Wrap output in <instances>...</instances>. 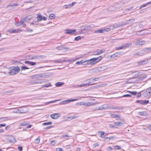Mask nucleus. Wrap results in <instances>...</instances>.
<instances>
[{
    "label": "nucleus",
    "mask_w": 151,
    "mask_h": 151,
    "mask_svg": "<svg viewBox=\"0 0 151 151\" xmlns=\"http://www.w3.org/2000/svg\"><path fill=\"white\" fill-rule=\"evenodd\" d=\"M76 87H84L83 84H81L80 85H77L76 86Z\"/></svg>",
    "instance_id": "59"
},
{
    "label": "nucleus",
    "mask_w": 151,
    "mask_h": 151,
    "mask_svg": "<svg viewBox=\"0 0 151 151\" xmlns=\"http://www.w3.org/2000/svg\"><path fill=\"white\" fill-rule=\"evenodd\" d=\"M148 62V60L146 59L145 60L140 61L137 63L139 65H144Z\"/></svg>",
    "instance_id": "15"
},
{
    "label": "nucleus",
    "mask_w": 151,
    "mask_h": 151,
    "mask_svg": "<svg viewBox=\"0 0 151 151\" xmlns=\"http://www.w3.org/2000/svg\"><path fill=\"white\" fill-rule=\"evenodd\" d=\"M33 31V30L32 29H30L29 28H27L26 29V30H25V32H32Z\"/></svg>",
    "instance_id": "50"
},
{
    "label": "nucleus",
    "mask_w": 151,
    "mask_h": 151,
    "mask_svg": "<svg viewBox=\"0 0 151 151\" xmlns=\"http://www.w3.org/2000/svg\"><path fill=\"white\" fill-rule=\"evenodd\" d=\"M78 117V116L76 115H73L70 116H68L66 117V118L67 120L68 121H70L73 119H76Z\"/></svg>",
    "instance_id": "18"
},
{
    "label": "nucleus",
    "mask_w": 151,
    "mask_h": 151,
    "mask_svg": "<svg viewBox=\"0 0 151 151\" xmlns=\"http://www.w3.org/2000/svg\"><path fill=\"white\" fill-rule=\"evenodd\" d=\"M23 24V27H25L26 25V24H24V22L23 21H21L19 23H17L16 24V25L17 27H19L21 26V25Z\"/></svg>",
    "instance_id": "21"
},
{
    "label": "nucleus",
    "mask_w": 151,
    "mask_h": 151,
    "mask_svg": "<svg viewBox=\"0 0 151 151\" xmlns=\"http://www.w3.org/2000/svg\"><path fill=\"white\" fill-rule=\"evenodd\" d=\"M77 100V99H73V100H67L65 101H63L61 102V104H66L68 103V102H70L73 101H76Z\"/></svg>",
    "instance_id": "20"
},
{
    "label": "nucleus",
    "mask_w": 151,
    "mask_h": 151,
    "mask_svg": "<svg viewBox=\"0 0 151 151\" xmlns=\"http://www.w3.org/2000/svg\"><path fill=\"white\" fill-rule=\"evenodd\" d=\"M93 105V104L90 102L85 103V105L86 106H89Z\"/></svg>",
    "instance_id": "37"
},
{
    "label": "nucleus",
    "mask_w": 151,
    "mask_h": 151,
    "mask_svg": "<svg viewBox=\"0 0 151 151\" xmlns=\"http://www.w3.org/2000/svg\"><path fill=\"white\" fill-rule=\"evenodd\" d=\"M76 3V2H73L71 4H69V6L70 7H72Z\"/></svg>",
    "instance_id": "55"
},
{
    "label": "nucleus",
    "mask_w": 151,
    "mask_h": 151,
    "mask_svg": "<svg viewBox=\"0 0 151 151\" xmlns=\"http://www.w3.org/2000/svg\"><path fill=\"white\" fill-rule=\"evenodd\" d=\"M84 86H88L91 85V84H90L89 83H88L85 84H83Z\"/></svg>",
    "instance_id": "61"
},
{
    "label": "nucleus",
    "mask_w": 151,
    "mask_h": 151,
    "mask_svg": "<svg viewBox=\"0 0 151 151\" xmlns=\"http://www.w3.org/2000/svg\"><path fill=\"white\" fill-rule=\"evenodd\" d=\"M20 71V69L18 66H13L9 68V74L11 75H14L18 73Z\"/></svg>",
    "instance_id": "2"
},
{
    "label": "nucleus",
    "mask_w": 151,
    "mask_h": 151,
    "mask_svg": "<svg viewBox=\"0 0 151 151\" xmlns=\"http://www.w3.org/2000/svg\"><path fill=\"white\" fill-rule=\"evenodd\" d=\"M52 124V123L51 122H46L43 123L42 124V125H50L51 124Z\"/></svg>",
    "instance_id": "48"
},
{
    "label": "nucleus",
    "mask_w": 151,
    "mask_h": 151,
    "mask_svg": "<svg viewBox=\"0 0 151 151\" xmlns=\"http://www.w3.org/2000/svg\"><path fill=\"white\" fill-rule=\"evenodd\" d=\"M28 111L27 109H23L21 108L19 109H17L15 111H13L14 113H25Z\"/></svg>",
    "instance_id": "4"
},
{
    "label": "nucleus",
    "mask_w": 151,
    "mask_h": 151,
    "mask_svg": "<svg viewBox=\"0 0 151 151\" xmlns=\"http://www.w3.org/2000/svg\"><path fill=\"white\" fill-rule=\"evenodd\" d=\"M116 50H120L122 49H124V44L122 45V46H119L116 47Z\"/></svg>",
    "instance_id": "35"
},
{
    "label": "nucleus",
    "mask_w": 151,
    "mask_h": 151,
    "mask_svg": "<svg viewBox=\"0 0 151 151\" xmlns=\"http://www.w3.org/2000/svg\"><path fill=\"white\" fill-rule=\"evenodd\" d=\"M18 150L20 151H22V147L21 146H19L18 147Z\"/></svg>",
    "instance_id": "63"
},
{
    "label": "nucleus",
    "mask_w": 151,
    "mask_h": 151,
    "mask_svg": "<svg viewBox=\"0 0 151 151\" xmlns=\"http://www.w3.org/2000/svg\"><path fill=\"white\" fill-rule=\"evenodd\" d=\"M121 53L120 52H117L111 55L110 57L113 58L115 57H119L121 56Z\"/></svg>",
    "instance_id": "16"
},
{
    "label": "nucleus",
    "mask_w": 151,
    "mask_h": 151,
    "mask_svg": "<svg viewBox=\"0 0 151 151\" xmlns=\"http://www.w3.org/2000/svg\"><path fill=\"white\" fill-rule=\"evenodd\" d=\"M44 82V81L43 80H41L37 81L34 82H33L34 84H39V83H41Z\"/></svg>",
    "instance_id": "42"
},
{
    "label": "nucleus",
    "mask_w": 151,
    "mask_h": 151,
    "mask_svg": "<svg viewBox=\"0 0 151 151\" xmlns=\"http://www.w3.org/2000/svg\"><path fill=\"white\" fill-rule=\"evenodd\" d=\"M63 149L60 148H58L56 149V151H62Z\"/></svg>",
    "instance_id": "62"
},
{
    "label": "nucleus",
    "mask_w": 151,
    "mask_h": 151,
    "mask_svg": "<svg viewBox=\"0 0 151 151\" xmlns=\"http://www.w3.org/2000/svg\"><path fill=\"white\" fill-rule=\"evenodd\" d=\"M64 83L63 82H58L55 84V85L56 87H59L64 85Z\"/></svg>",
    "instance_id": "27"
},
{
    "label": "nucleus",
    "mask_w": 151,
    "mask_h": 151,
    "mask_svg": "<svg viewBox=\"0 0 151 151\" xmlns=\"http://www.w3.org/2000/svg\"><path fill=\"white\" fill-rule=\"evenodd\" d=\"M112 150V148L110 147H107L106 150L108 151H110Z\"/></svg>",
    "instance_id": "58"
},
{
    "label": "nucleus",
    "mask_w": 151,
    "mask_h": 151,
    "mask_svg": "<svg viewBox=\"0 0 151 151\" xmlns=\"http://www.w3.org/2000/svg\"><path fill=\"white\" fill-rule=\"evenodd\" d=\"M104 52V51H103L102 50H98L94 51L92 55H98L102 54Z\"/></svg>",
    "instance_id": "9"
},
{
    "label": "nucleus",
    "mask_w": 151,
    "mask_h": 151,
    "mask_svg": "<svg viewBox=\"0 0 151 151\" xmlns=\"http://www.w3.org/2000/svg\"><path fill=\"white\" fill-rule=\"evenodd\" d=\"M43 75L41 73L39 74H37L33 76H29V77L31 79H39L40 78H43L42 77Z\"/></svg>",
    "instance_id": "6"
},
{
    "label": "nucleus",
    "mask_w": 151,
    "mask_h": 151,
    "mask_svg": "<svg viewBox=\"0 0 151 151\" xmlns=\"http://www.w3.org/2000/svg\"><path fill=\"white\" fill-rule=\"evenodd\" d=\"M122 124V122H115L114 123L115 128H117V127L120 126Z\"/></svg>",
    "instance_id": "22"
},
{
    "label": "nucleus",
    "mask_w": 151,
    "mask_h": 151,
    "mask_svg": "<svg viewBox=\"0 0 151 151\" xmlns=\"http://www.w3.org/2000/svg\"><path fill=\"white\" fill-rule=\"evenodd\" d=\"M51 86V84L50 83H48L42 86V87H48Z\"/></svg>",
    "instance_id": "45"
},
{
    "label": "nucleus",
    "mask_w": 151,
    "mask_h": 151,
    "mask_svg": "<svg viewBox=\"0 0 151 151\" xmlns=\"http://www.w3.org/2000/svg\"><path fill=\"white\" fill-rule=\"evenodd\" d=\"M83 60L78 61L76 63V64L77 65L82 64L83 65Z\"/></svg>",
    "instance_id": "41"
},
{
    "label": "nucleus",
    "mask_w": 151,
    "mask_h": 151,
    "mask_svg": "<svg viewBox=\"0 0 151 151\" xmlns=\"http://www.w3.org/2000/svg\"><path fill=\"white\" fill-rule=\"evenodd\" d=\"M145 29L136 32L135 34L136 36H142L145 35L146 33L144 32Z\"/></svg>",
    "instance_id": "11"
},
{
    "label": "nucleus",
    "mask_w": 151,
    "mask_h": 151,
    "mask_svg": "<svg viewBox=\"0 0 151 151\" xmlns=\"http://www.w3.org/2000/svg\"><path fill=\"white\" fill-rule=\"evenodd\" d=\"M22 31L20 29H11L7 30V32H9L10 33H19Z\"/></svg>",
    "instance_id": "5"
},
{
    "label": "nucleus",
    "mask_w": 151,
    "mask_h": 151,
    "mask_svg": "<svg viewBox=\"0 0 151 151\" xmlns=\"http://www.w3.org/2000/svg\"><path fill=\"white\" fill-rule=\"evenodd\" d=\"M40 141V137H38L37 138L35 139V142L36 144H38Z\"/></svg>",
    "instance_id": "40"
},
{
    "label": "nucleus",
    "mask_w": 151,
    "mask_h": 151,
    "mask_svg": "<svg viewBox=\"0 0 151 151\" xmlns=\"http://www.w3.org/2000/svg\"><path fill=\"white\" fill-rule=\"evenodd\" d=\"M28 123L26 122H24L20 124V126H25Z\"/></svg>",
    "instance_id": "47"
},
{
    "label": "nucleus",
    "mask_w": 151,
    "mask_h": 151,
    "mask_svg": "<svg viewBox=\"0 0 151 151\" xmlns=\"http://www.w3.org/2000/svg\"><path fill=\"white\" fill-rule=\"evenodd\" d=\"M147 77L146 75H145L143 76L139 77L138 78H135V82H139L144 80Z\"/></svg>",
    "instance_id": "8"
},
{
    "label": "nucleus",
    "mask_w": 151,
    "mask_h": 151,
    "mask_svg": "<svg viewBox=\"0 0 151 151\" xmlns=\"http://www.w3.org/2000/svg\"><path fill=\"white\" fill-rule=\"evenodd\" d=\"M105 31V29H100L98 30L95 31V33H103Z\"/></svg>",
    "instance_id": "25"
},
{
    "label": "nucleus",
    "mask_w": 151,
    "mask_h": 151,
    "mask_svg": "<svg viewBox=\"0 0 151 151\" xmlns=\"http://www.w3.org/2000/svg\"><path fill=\"white\" fill-rule=\"evenodd\" d=\"M42 16L40 14H38L37 17V20L38 22L40 21H42Z\"/></svg>",
    "instance_id": "29"
},
{
    "label": "nucleus",
    "mask_w": 151,
    "mask_h": 151,
    "mask_svg": "<svg viewBox=\"0 0 151 151\" xmlns=\"http://www.w3.org/2000/svg\"><path fill=\"white\" fill-rule=\"evenodd\" d=\"M138 114L139 115L142 116H145L146 115V113L145 112L143 111V112H139L138 113Z\"/></svg>",
    "instance_id": "31"
},
{
    "label": "nucleus",
    "mask_w": 151,
    "mask_h": 151,
    "mask_svg": "<svg viewBox=\"0 0 151 151\" xmlns=\"http://www.w3.org/2000/svg\"><path fill=\"white\" fill-rule=\"evenodd\" d=\"M98 133H100V134L99 136L102 138H103V135L105 133L104 132L102 131H98Z\"/></svg>",
    "instance_id": "36"
},
{
    "label": "nucleus",
    "mask_w": 151,
    "mask_h": 151,
    "mask_svg": "<svg viewBox=\"0 0 151 151\" xmlns=\"http://www.w3.org/2000/svg\"><path fill=\"white\" fill-rule=\"evenodd\" d=\"M109 127L110 128H115V125L114 124H109Z\"/></svg>",
    "instance_id": "54"
},
{
    "label": "nucleus",
    "mask_w": 151,
    "mask_h": 151,
    "mask_svg": "<svg viewBox=\"0 0 151 151\" xmlns=\"http://www.w3.org/2000/svg\"><path fill=\"white\" fill-rule=\"evenodd\" d=\"M145 41L141 39L137 40L135 41V44L136 45H142L144 44Z\"/></svg>",
    "instance_id": "7"
},
{
    "label": "nucleus",
    "mask_w": 151,
    "mask_h": 151,
    "mask_svg": "<svg viewBox=\"0 0 151 151\" xmlns=\"http://www.w3.org/2000/svg\"><path fill=\"white\" fill-rule=\"evenodd\" d=\"M107 85V84L106 83H104V84H102L100 85H99V86H99V87H104L105 86H106Z\"/></svg>",
    "instance_id": "53"
},
{
    "label": "nucleus",
    "mask_w": 151,
    "mask_h": 151,
    "mask_svg": "<svg viewBox=\"0 0 151 151\" xmlns=\"http://www.w3.org/2000/svg\"><path fill=\"white\" fill-rule=\"evenodd\" d=\"M149 102V101L148 100H141L140 102V104L143 105V104H148Z\"/></svg>",
    "instance_id": "23"
},
{
    "label": "nucleus",
    "mask_w": 151,
    "mask_h": 151,
    "mask_svg": "<svg viewBox=\"0 0 151 151\" xmlns=\"http://www.w3.org/2000/svg\"><path fill=\"white\" fill-rule=\"evenodd\" d=\"M63 48V45H61L60 46H57L56 47V49L58 50H62Z\"/></svg>",
    "instance_id": "39"
},
{
    "label": "nucleus",
    "mask_w": 151,
    "mask_h": 151,
    "mask_svg": "<svg viewBox=\"0 0 151 151\" xmlns=\"http://www.w3.org/2000/svg\"><path fill=\"white\" fill-rule=\"evenodd\" d=\"M45 58V56L42 55H40L38 56H34L33 58H32V59H39L44 58Z\"/></svg>",
    "instance_id": "17"
},
{
    "label": "nucleus",
    "mask_w": 151,
    "mask_h": 151,
    "mask_svg": "<svg viewBox=\"0 0 151 151\" xmlns=\"http://www.w3.org/2000/svg\"><path fill=\"white\" fill-rule=\"evenodd\" d=\"M36 64V63L34 62H30L29 65H33Z\"/></svg>",
    "instance_id": "56"
},
{
    "label": "nucleus",
    "mask_w": 151,
    "mask_h": 151,
    "mask_svg": "<svg viewBox=\"0 0 151 151\" xmlns=\"http://www.w3.org/2000/svg\"><path fill=\"white\" fill-rule=\"evenodd\" d=\"M9 141L10 143H14L16 142L15 138L13 137H12V139H9Z\"/></svg>",
    "instance_id": "26"
},
{
    "label": "nucleus",
    "mask_w": 151,
    "mask_h": 151,
    "mask_svg": "<svg viewBox=\"0 0 151 151\" xmlns=\"http://www.w3.org/2000/svg\"><path fill=\"white\" fill-rule=\"evenodd\" d=\"M60 115L59 113H55L50 115V117L53 119H56L60 117Z\"/></svg>",
    "instance_id": "12"
},
{
    "label": "nucleus",
    "mask_w": 151,
    "mask_h": 151,
    "mask_svg": "<svg viewBox=\"0 0 151 151\" xmlns=\"http://www.w3.org/2000/svg\"><path fill=\"white\" fill-rule=\"evenodd\" d=\"M110 116L112 118H117L116 120H119L120 118L119 115L115 114H111Z\"/></svg>",
    "instance_id": "19"
},
{
    "label": "nucleus",
    "mask_w": 151,
    "mask_h": 151,
    "mask_svg": "<svg viewBox=\"0 0 151 151\" xmlns=\"http://www.w3.org/2000/svg\"><path fill=\"white\" fill-rule=\"evenodd\" d=\"M151 95V92L148 88L143 93V95L145 97H147Z\"/></svg>",
    "instance_id": "13"
},
{
    "label": "nucleus",
    "mask_w": 151,
    "mask_h": 151,
    "mask_svg": "<svg viewBox=\"0 0 151 151\" xmlns=\"http://www.w3.org/2000/svg\"><path fill=\"white\" fill-rule=\"evenodd\" d=\"M132 8H128V9H125L124 10V13H126L127 11H129V10H130L131 9H132Z\"/></svg>",
    "instance_id": "57"
},
{
    "label": "nucleus",
    "mask_w": 151,
    "mask_h": 151,
    "mask_svg": "<svg viewBox=\"0 0 151 151\" xmlns=\"http://www.w3.org/2000/svg\"><path fill=\"white\" fill-rule=\"evenodd\" d=\"M81 37L80 36H78L75 38V40L76 41H78L81 39Z\"/></svg>",
    "instance_id": "49"
},
{
    "label": "nucleus",
    "mask_w": 151,
    "mask_h": 151,
    "mask_svg": "<svg viewBox=\"0 0 151 151\" xmlns=\"http://www.w3.org/2000/svg\"><path fill=\"white\" fill-rule=\"evenodd\" d=\"M135 82V78H130L128 79V80L126 82L127 83H134Z\"/></svg>",
    "instance_id": "14"
},
{
    "label": "nucleus",
    "mask_w": 151,
    "mask_h": 151,
    "mask_svg": "<svg viewBox=\"0 0 151 151\" xmlns=\"http://www.w3.org/2000/svg\"><path fill=\"white\" fill-rule=\"evenodd\" d=\"M100 69V71H104L107 69V67L105 66H104L101 67H99Z\"/></svg>",
    "instance_id": "33"
},
{
    "label": "nucleus",
    "mask_w": 151,
    "mask_h": 151,
    "mask_svg": "<svg viewBox=\"0 0 151 151\" xmlns=\"http://www.w3.org/2000/svg\"><path fill=\"white\" fill-rule=\"evenodd\" d=\"M144 51H142L138 52V53H137L135 54L134 55H138L139 56H142V54L144 53Z\"/></svg>",
    "instance_id": "32"
},
{
    "label": "nucleus",
    "mask_w": 151,
    "mask_h": 151,
    "mask_svg": "<svg viewBox=\"0 0 151 151\" xmlns=\"http://www.w3.org/2000/svg\"><path fill=\"white\" fill-rule=\"evenodd\" d=\"M124 48H128L130 47H131L132 45V44L131 43H126L125 44H124Z\"/></svg>",
    "instance_id": "28"
},
{
    "label": "nucleus",
    "mask_w": 151,
    "mask_h": 151,
    "mask_svg": "<svg viewBox=\"0 0 151 151\" xmlns=\"http://www.w3.org/2000/svg\"><path fill=\"white\" fill-rule=\"evenodd\" d=\"M65 33L66 34L72 35L76 31L75 29H68L65 30Z\"/></svg>",
    "instance_id": "10"
},
{
    "label": "nucleus",
    "mask_w": 151,
    "mask_h": 151,
    "mask_svg": "<svg viewBox=\"0 0 151 151\" xmlns=\"http://www.w3.org/2000/svg\"><path fill=\"white\" fill-rule=\"evenodd\" d=\"M116 109L119 110L120 109V107L119 106L113 107V106H107L106 105H103L99 107H97L96 109H95L94 110H107V109Z\"/></svg>",
    "instance_id": "1"
},
{
    "label": "nucleus",
    "mask_w": 151,
    "mask_h": 151,
    "mask_svg": "<svg viewBox=\"0 0 151 151\" xmlns=\"http://www.w3.org/2000/svg\"><path fill=\"white\" fill-rule=\"evenodd\" d=\"M29 68H28L27 67L24 66H22L21 67V69L22 70H25L27 69H28Z\"/></svg>",
    "instance_id": "51"
},
{
    "label": "nucleus",
    "mask_w": 151,
    "mask_h": 151,
    "mask_svg": "<svg viewBox=\"0 0 151 151\" xmlns=\"http://www.w3.org/2000/svg\"><path fill=\"white\" fill-rule=\"evenodd\" d=\"M151 3V1L150 2H148L147 3H146L145 4H144L140 6L139 9H141V8L145 7L146 6H147V5L149 4H150Z\"/></svg>",
    "instance_id": "30"
},
{
    "label": "nucleus",
    "mask_w": 151,
    "mask_h": 151,
    "mask_svg": "<svg viewBox=\"0 0 151 151\" xmlns=\"http://www.w3.org/2000/svg\"><path fill=\"white\" fill-rule=\"evenodd\" d=\"M102 58V56H100L99 57L97 58H93L90 59L91 65H93L96 63L101 60Z\"/></svg>",
    "instance_id": "3"
},
{
    "label": "nucleus",
    "mask_w": 151,
    "mask_h": 151,
    "mask_svg": "<svg viewBox=\"0 0 151 151\" xmlns=\"http://www.w3.org/2000/svg\"><path fill=\"white\" fill-rule=\"evenodd\" d=\"M55 17V15L52 14H51L49 16V18L51 19H53Z\"/></svg>",
    "instance_id": "43"
},
{
    "label": "nucleus",
    "mask_w": 151,
    "mask_h": 151,
    "mask_svg": "<svg viewBox=\"0 0 151 151\" xmlns=\"http://www.w3.org/2000/svg\"><path fill=\"white\" fill-rule=\"evenodd\" d=\"M131 95L129 94L123 95L122 96V97H131Z\"/></svg>",
    "instance_id": "52"
},
{
    "label": "nucleus",
    "mask_w": 151,
    "mask_h": 151,
    "mask_svg": "<svg viewBox=\"0 0 151 151\" xmlns=\"http://www.w3.org/2000/svg\"><path fill=\"white\" fill-rule=\"evenodd\" d=\"M64 61H65V60L63 59L59 60H55V62L56 63H61Z\"/></svg>",
    "instance_id": "38"
},
{
    "label": "nucleus",
    "mask_w": 151,
    "mask_h": 151,
    "mask_svg": "<svg viewBox=\"0 0 151 151\" xmlns=\"http://www.w3.org/2000/svg\"><path fill=\"white\" fill-rule=\"evenodd\" d=\"M88 64H91V62L90 59L83 61V65H86Z\"/></svg>",
    "instance_id": "24"
},
{
    "label": "nucleus",
    "mask_w": 151,
    "mask_h": 151,
    "mask_svg": "<svg viewBox=\"0 0 151 151\" xmlns=\"http://www.w3.org/2000/svg\"><path fill=\"white\" fill-rule=\"evenodd\" d=\"M100 68L99 67L94 68L93 69V71L95 72H98L100 71Z\"/></svg>",
    "instance_id": "44"
},
{
    "label": "nucleus",
    "mask_w": 151,
    "mask_h": 151,
    "mask_svg": "<svg viewBox=\"0 0 151 151\" xmlns=\"http://www.w3.org/2000/svg\"><path fill=\"white\" fill-rule=\"evenodd\" d=\"M135 20V19L134 18L131 19L127 21V22H132Z\"/></svg>",
    "instance_id": "60"
},
{
    "label": "nucleus",
    "mask_w": 151,
    "mask_h": 151,
    "mask_svg": "<svg viewBox=\"0 0 151 151\" xmlns=\"http://www.w3.org/2000/svg\"><path fill=\"white\" fill-rule=\"evenodd\" d=\"M38 22L37 21H33L31 23V24H35V25H38Z\"/></svg>",
    "instance_id": "46"
},
{
    "label": "nucleus",
    "mask_w": 151,
    "mask_h": 151,
    "mask_svg": "<svg viewBox=\"0 0 151 151\" xmlns=\"http://www.w3.org/2000/svg\"><path fill=\"white\" fill-rule=\"evenodd\" d=\"M147 127L151 131V126L150 124L148 125Z\"/></svg>",
    "instance_id": "64"
},
{
    "label": "nucleus",
    "mask_w": 151,
    "mask_h": 151,
    "mask_svg": "<svg viewBox=\"0 0 151 151\" xmlns=\"http://www.w3.org/2000/svg\"><path fill=\"white\" fill-rule=\"evenodd\" d=\"M126 93H130L132 95H134L137 94V92L136 91H127L126 92Z\"/></svg>",
    "instance_id": "34"
}]
</instances>
